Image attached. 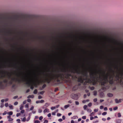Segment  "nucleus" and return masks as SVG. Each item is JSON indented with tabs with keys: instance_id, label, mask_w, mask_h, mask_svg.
I'll list each match as a JSON object with an SVG mask.
<instances>
[{
	"instance_id": "obj_1",
	"label": "nucleus",
	"mask_w": 123,
	"mask_h": 123,
	"mask_svg": "<svg viewBox=\"0 0 123 123\" xmlns=\"http://www.w3.org/2000/svg\"><path fill=\"white\" fill-rule=\"evenodd\" d=\"M61 72L63 73L52 75L50 76V80H56L58 81H59L60 80H59V78L62 79H64V78H68L70 77L72 78L73 76L72 74H74L76 73L77 74H80V71L75 68H73L69 71L65 68L64 69H62Z\"/></svg>"
},
{
	"instance_id": "obj_2",
	"label": "nucleus",
	"mask_w": 123,
	"mask_h": 123,
	"mask_svg": "<svg viewBox=\"0 0 123 123\" xmlns=\"http://www.w3.org/2000/svg\"><path fill=\"white\" fill-rule=\"evenodd\" d=\"M114 76H115L116 79L117 80H119L120 79L123 80V72L117 73L116 76L114 74L113 75L107 74L104 76L103 78L100 76L99 78L103 81L102 85L104 86L109 82L110 84H112L114 81Z\"/></svg>"
},
{
	"instance_id": "obj_3",
	"label": "nucleus",
	"mask_w": 123,
	"mask_h": 123,
	"mask_svg": "<svg viewBox=\"0 0 123 123\" xmlns=\"http://www.w3.org/2000/svg\"><path fill=\"white\" fill-rule=\"evenodd\" d=\"M82 76H80L78 79V80L81 83L85 82H87L88 80V76L87 72L82 73Z\"/></svg>"
},
{
	"instance_id": "obj_4",
	"label": "nucleus",
	"mask_w": 123,
	"mask_h": 123,
	"mask_svg": "<svg viewBox=\"0 0 123 123\" xmlns=\"http://www.w3.org/2000/svg\"><path fill=\"white\" fill-rule=\"evenodd\" d=\"M7 78L11 80L10 81V83L11 84L12 83V81H14L15 80L16 81H18L20 82V80L18 78H12L11 77V75L10 74H9L8 73L7 74Z\"/></svg>"
},
{
	"instance_id": "obj_5",
	"label": "nucleus",
	"mask_w": 123,
	"mask_h": 123,
	"mask_svg": "<svg viewBox=\"0 0 123 123\" xmlns=\"http://www.w3.org/2000/svg\"><path fill=\"white\" fill-rule=\"evenodd\" d=\"M71 96L72 98L75 100H77L78 98V95L77 94H72Z\"/></svg>"
},
{
	"instance_id": "obj_6",
	"label": "nucleus",
	"mask_w": 123,
	"mask_h": 123,
	"mask_svg": "<svg viewBox=\"0 0 123 123\" xmlns=\"http://www.w3.org/2000/svg\"><path fill=\"white\" fill-rule=\"evenodd\" d=\"M94 73L92 71H91L90 73V76L91 78H94Z\"/></svg>"
},
{
	"instance_id": "obj_7",
	"label": "nucleus",
	"mask_w": 123,
	"mask_h": 123,
	"mask_svg": "<svg viewBox=\"0 0 123 123\" xmlns=\"http://www.w3.org/2000/svg\"><path fill=\"white\" fill-rule=\"evenodd\" d=\"M50 104L49 103H46L42 107V108L44 109V108H47L50 105Z\"/></svg>"
},
{
	"instance_id": "obj_8",
	"label": "nucleus",
	"mask_w": 123,
	"mask_h": 123,
	"mask_svg": "<svg viewBox=\"0 0 123 123\" xmlns=\"http://www.w3.org/2000/svg\"><path fill=\"white\" fill-rule=\"evenodd\" d=\"M32 81V80L30 78L29 80H28L27 82V84L29 85L30 86L31 85V82Z\"/></svg>"
},
{
	"instance_id": "obj_9",
	"label": "nucleus",
	"mask_w": 123,
	"mask_h": 123,
	"mask_svg": "<svg viewBox=\"0 0 123 123\" xmlns=\"http://www.w3.org/2000/svg\"><path fill=\"white\" fill-rule=\"evenodd\" d=\"M4 87V86L3 84L2 81L0 82V88L1 89H3Z\"/></svg>"
},
{
	"instance_id": "obj_10",
	"label": "nucleus",
	"mask_w": 123,
	"mask_h": 123,
	"mask_svg": "<svg viewBox=\"0 0 123 123\" xmlns=\"http://www.w3.org/2000/svg\"><path fill=\"white\" fill-rule=\"evenodd\" d=\"M78 88V86L77 85H75L74 86L73 88V90L74 91H75L77 90Z\"/></svg>"
},
{
	"instance_id": "obj_11",
	"label": "nucleus",
	"mask_w": 123,
	"mask_h": 123,
	"mask_svg": "<svg viewBox=\"0 0 123 123\" xmlns=\"http://www.w3.org/2000/svg\"><path fill=\"white\" fill-rule=\"evenodd\" d=\"M44 102V101L43 100H38L36 101V103H43Z\"/></svg>"
},
{
	"instance_id": "obj_12",
	"label": "nucleus",
	"mask_w": 123,
	"mask_h": 123,
	"mask_svg": "<svg viewBox=\"0 0 123 123\" xmlns=\"http://www.w3.org/2000/svg\"><path fill=\"white\" fill-rule=\"evenodd\" d=\"M49 112V110L47 108L45 109L43 111V113H44L46 112Z\"/></svg>"
},
{
	"instance_id": "obj_13",
	"label": "nucleus",
	"mask_w": 123,
	"mask_h": 123,
	"mask_svg": "<svg viewBox=\"0 0 123 123\" xmlns=\"http://www.w3.org/2000/svg\"><path fill=\"white\" fill-rule=\"evenodd\" d=\"M116 123H121V120L120 119H117L115 121Z\"/></svg>"
},
{
	"instance_id": "obj_14",
	"label": "nucleus",
	"mask_w": 123,
	"mask_h": 123,
	"mask_svg": "<svg viewBox=\"0 0 123 123\" xmlns=\"http://www.w3.org/2000/svg\"><path fill=\"white\" fill-rule=\"evenodd\" d=\"M70 106V105L68 104L67 105H65L64 106V108L65 109H66L68 107Z\"/></svg>"
},
{
	"instance_id": "obj_15",
	"label": "nucleus",
	"mask_w": 123,
	"mask_h": 123,
	"mask_svg": "<svg viewBox=\"0 0 123 123\" xmlns=\"http://www.w3.org/2000/svg\"><path fill=\"white\" fill-rule=\"evenodd\" d=\"M107 95L109 97H111L113 96V95L112 93H109L107 94Z\"/></svg>"
},
{
	"instance_id": "obj_16",
	"label": "nucleus",
	"mask_w": 123,
	"mask_h": 123,
	"mask_svg": "<svg viewBox=\"0 0 123 123\" xmlns=\"http://www.w3.org/2000/svg\"><path fill=\"white\" fill-rule=\"evenodd\" d=\"M115 102L116 103H119L121 102L119 101L117 99H115Z\"/></svg>"
},
{
	"instance_id": "obj_17",
	"label": "nucleus",
	"mask_w": 123,
	"mask_h": 123,
	"mask_svg": "<svg viewBox=\"0 0 123 123\" xmlns=\"http://www.w3.org/2000/svg\"><path fill=\"white\" fill-rule=\"evenodd\" d=\"M21 119L22 120V121L23 122H25L26 121L25 117H24L23 119L22 118H21Z\"/></svg>"
},
{
	"instance_id": "obj_18",
	"label": "nucleus",
	"mask_w": 123,
	"mask_h": 123,
	"mask_svg": "<svg viewBox=\"0 0 123 123\" xmlns=\"http://www.w3.org/2000/svg\"><path fill=\"white\" fill-rule=\"evenodd\" d=\"M7 114L10 115H11L13 114V112L12 111H11L8 112Z\"/></svg>"
},
{
	"instance_id": "obj_19",
	"label": "nucleus",
	"mask_w": 123,
	"mask_h": 123,
	"mask_svg": "<svg viewBox=\"0 0 123 123\" xmlns=\"http://www.w3.org/2000/svg\"><path fill=\"white\" fill-rule=\"evenodd\" d=\"M34 96L33 95H29L28 97V98H33L34 97Z\"/></svg>"
},
{
	"instance_id": "obj_20",
	"label": "nucleus",
	"mask_w": 123,
	"mask_h": 123,
	"mask_svg": "<svg viewBox=\"0 0 123 123\" xmlns=\"http://www.w3.org/2000/svg\"><path fill=\"white\" fill-rule=\"evenodd\" d=\"M24 107V106L23 105H20V110H21L23 109Z\"/></svg>"
},
{
	"instance_id": "obj_21",
	"label": "nucleus",
	"mask_w": 123,
	"mask_h": 123,
	"mask_svg": "<svg viewBox=\"0 0 123 123\" xmlns=\"http://www.w3.org/2000/svg\"><path fill=\"white\" fill-rule=\"evenodd\" d=\"M78 118V117L77 116H74L73 117L72 119H77Z\"/></svg>"
},
{
	"instance_id": "obj_22",
	"label": "nucleus",
	"mask_w": 123,
	"mask_h": 123,
	"mask_svg": "<svg viewBox=\"0 0 123 123\" xmlns=\"http://www.w3.org/2000/svg\"><path fill=\"white\" fill-rule=\"evenodd\" d=\"M9 107L11 109H13V106L12 105H9Z\"/></svg>"
},
{
	"instance_id": "obj_23",
	"label": "nucleus",
	"mask_w": 123,
	"mask_h": 123,
	"mask_svg": "<svg viewBox=\"0 0 123 123\" xmlns=\"http://www.w3.org/2000/svg\"><path fill=\"white\" fill-rule=\"evenodd\" d=\"M97 94V92L96 91H94L93 92V95L94 96H96Z\"/></svg>"
},
{
	"instance_id": "obj_24",
	"label": "nucleus",
	"mask_w": 123,
	"mask_h": 123,
	"mask_svg": "<svg viewBox=\"0 0 123 123\" xmlns=\"http://www.w3.org/2000/svg\"><path fill=\"white\" fill-rule=\"evenodd\" d=\"M56 109V107H51V109L52 110H54Z\"/></svg>"
},
{
	"instance_id": "obj_25",
	"label": "nucleus",
	"mask_w": 123,
	"mask_h": 123,
	"mask_svg": "<svg viewBox=\"0 0 123 123\" xmlns=\"http://www.w3.org/2000/svg\"><path fill=\"white\" fill-rule=\"evenodd\" d=\"M100 96L101 97H102L104 96V94L103 92L101 93H100Z\"/></svg>"
},
{
	"instance_id": "obj_26",
	"label": "nucleus",
	"mask_w": 123,
	"mask_h": 123,
	"mask_svg": "<svg viewBox=\"0 0 123 123\" xmlns=\"http://www.w3.org/2000/svg\"><path fill=\"white\" fill-rule=\"evenodd\" d=\"M37 92V89L35 90L33 92V93L35 94H36Z\"/></svg>"
},
{
	"instance_id": "obj_27",
	"label": "nucleus",
	"mask_w": 123,
	"mask_h": 123,
	"mask_svg": "<svg viewBox=\"0 0 123 123\" xmlns=\"http://www.w3.org/2000/svg\"><path fill=\"white\" fill-rule=\"evenodd\" d=\"M34 122L35 123H39L40 122L38 120H36L34 121Z\"/></svg>"
},
{
	"instance_id": "obj_28",
	"label": "nucleus",
	"mask_w": 123,
	"mask_h": 123,
	"mask_svg": "<svg viewBox=\"0 0 123 123\" xmlns=\"http://www.w3.org/2000/svg\"><path fill=\"white\" fill-rule=\"evenodd\" d=\"M118 109V107L117 106H116L114 107L113 108V110L114 111Z\"/></svg>"
},
{
	"instance_id": "obj_29",
	"label": "nucleus",
	"mask_w": 123,
	"mask_h": 123,
	"mask_svg": "<svg viewBox=\"0 0 123 123\" xmlns=\"http://www.w3.org/2000/svg\"><path fill=\"white\" fill-rule=\"evenodd\" d=\"M95 113L94 112H92V113H91L90 114V116H91L93 115H94V114Z\"/></svg>"
},
{
	"instance_id": "obj_30",
	"label": "nucleus",
	"mask_w": 123,
	"mask_h": 123,
	"mask_svg": "<svg viewBox=\"0 0 123 123\" xmlns=\"http://www.w3.org/2000/svg\"><path fill=\"white\" fill-rule=\"evenodd\" d=\"M92 105V103H90L88 105V106H89L90 107Z\"/></svg>"
},
{
	"instance_id": "obj_31",
	"label": "nucleus",
	"mask_w": 123,
	"mask_h": 123,
	"mask_svg": "<svg viewBox=\"0 0 123 123\" xmlns=\"http://www.w3.org/2000/svg\"><path fill=\"white\" fill-rule=\"evenodd\" d=\"M107 113L106 112H103L102 113V115H103V116H105V115H106V114Z\"/></svg>"
},
{
	"instance_id": "obj_32",
	"label": "nucleus",
	"mask_w": 123,
	"mask_h": 123,
	"mask_svg": "<svg viewBox=\"0 0 123 123\" xmlns=\"http://www.w3.org/2000/svg\"><path fill=\"white\" fill-rule=\"evenodd\" d=\"M98 109H95L94 110V111L95 112H97L98 111Z\"/></svg>"
},
{
	"instance_id": "obj_33",
	"label": "nucleus",
	"mask_w": 123,
	"mask_h": 123,
	"mask_svg": "<svg viewBox=\"0 0 123 123\" xmlns=\"http://www.w3.org/2000/svg\"><path fill=\"white\" fill-rule=\"evenodd\" d=\"M1 104V105L0 106V107L1 108H2L4 106V104L3 103H2Z\"/></svg>"
},
{
	"instance_id": "obj_34",
	"label": "nucleus",
	"mask_w": 123,
	"mask_h": 123,
	"mask_svg": "<svg viewBox=\"0 0 123 123\" xmlns=\"http://www.w3.org/2000/svg\"><path fill=\"white\" fill-rule=\"evenodd\" d=\"M121 116V115L120 113H118V117H120Z\"/></svg>"
},
{
	"instance_id": "obj_35",
	"label": "nucleus",
	"mask_w": 123,
	"mask_h": 123,
	"mask_svg": "<svg viewBox=\"0 0 123 123\" xmlns=\"http://www.w3.org/2000/svg\"><path fill=\"white\" fill-rule=\"evenodd\" d=\"M16 121L18 122V123H20V119H18L16 120Z\"/></svg>"
},
{
	"instance_id": "obj_36",
	"label": "nucleus",
	"mask_w": 123,
	"mask_h": 123,
	"mask_svg": "<svg viewBox=\"0 0 123 123\" xmlns=\"http://www.w3.org/2000/svg\"><path fill=\"white\" fill-rule=\"evenodd\" d=\"M87 111L88 112H92V111L91 109H88L87 110Z\"/></svg>"
},
{
	"instance_id": "obj_37",
	"label": "nucleus",
	"mask_w": 123,
	"mask_h": 123,
	"mask_svg": "<svg viewBox=\"0 0 123 123\" xmlns=\"http://www.w3.org/2000/svg\"><path fill=\"white\" fill-rule=\"evenodd\" d=\"M13 120V119L11 118H9V119H8V121H12Z\"/></svg>"
},
{
	"instance_id": "obj_38",
	"label": "nucleus",
	"mask_w": 123,
	"mask_h": 123,
	"mask_svg": "<svg viewBox=\"0 0 123 123\" xmlns=\"http://www.w3.org/2000/svg\"><path fill=\"white\" fill-rule=\"evenodd\" d=\"M3 82L4 83H7L8 80L6 79H5L4 80Z\"/></svg>"
},
{
	"instance_id": "obj_39",
	"label": "nucleus",
	"mask_w": 123,
	"mask_h": 123,
	"mask_svg": "<svg viewBox=\"0 0 123 123\" xmlns=\"http://www.w3.org/2000/svg\"><path fill=\"white\" fill-rule=\"evenodd\" d=\"M87 107V105H85L84 106V107H83V108H84V109L85 110L86 109Z\"/></svg>"
},
{
	"instance_id": "obj_40",
	"label": "nucleus",
	"mask_w": 123,
	"mask_h": 123,
	"mask_svg": "<svg viewBox=\"0 0 123 123\" xmlns=\"http://www.w3.org/2000/svg\"><path fill=\"white\" fill-rule=\"evenodd\" d=\"M90 88L91 90H93L94 89V87L93 86H92V87H90Z\"/></svg>"
},
{
	"instance_id": "obj_41",
	"label": "nucleus",
	"mask_w": 123,
	"mask_h": 123,
	"mask_svg": "<svg viewBox=\"0 0 123 123\" xmlns=\"http://www.w3.org/2000/svg\"><path fill=\"white\" fill-rule=\"evenodd\" d=\"M42 112V110L40 109H39L38 110V112L39 113H41Z\"/></svg>"
},
{
	"instance_id": "obj_42",
	"label": "nucleus",
	"mask_w": 123,
	"mask_h": 123,
	"mask_svg": "<svg viewBox=\"0 0 123 123\" xmlns=\"http://www.w3.org/2000/svg\"><path fill=\"white\" fill-rule=\"evenodd\" d=\"M61 115H62V114H60V113H58L57 114V116L58 117H60L61 116Z\"/></svg>"
},
{
	"instance_id": "obj_43",
	"label": "nucleus",
	"mask_w": 123,
	"mask_h": 123,
	"mask_svg": "<svg viewBox=\"0 0 123 123\" xmlns=\"http://www.w3.org/2000/svg\"><path fill=\"white\" fill-rule=\"evenodd\" d=\"M75 104L77 105H78L79 104V103L77 101H75Z\"/></svg>"
},
{
	"instance_id": "obj_44",
	"label": "nucleus",
	"mask_w": 123,
	"mask_h": 123,
	"mask_svg": "<svg viewBox=\"0 0 123 123\" xmlns=\"http://www.w3.org/2000/svg\"><path fill=\"white\" fill-rule=\"evenodd\" d=\"M82 118L84 119H85L86 118V116H83L82 117Z\"/></svg>"
},
{
	"instance_id": "obj_45",
	"label": "nucleus",
	"mask_w": 123,
	"mask_h": 123,
	"mask_svg": "<svg viewBox=\"0 0 123 123\" xmlns=\"http://www.w3.org/2000/svg\"><path fill=\"white\" fill-rule=\"evenodd\" d=\"M21 115V114L20 113H17L16 114V116L17 117H18L19 116Z\"/></svg>"
},
{
	"instance_id": "obj_46",
	"label": "nucleus",
	"mask_w": 123,
	"mask_h": 123,
	"mask_svg": "<svg viewBox=\"0 0 123 123\" xmlns=\"http://www.w3.org/2000/svg\"><path fill=\"white\" fill-rule=\"evenodd\" d=\"M44 92V91H42L40 92L39 94H43Z\"/></svg>"
},
{
	"instance_id": "obj_47",
	"label": "nucleus",
	"mask_w": 123,
	"mask_h": 123,
	"mask_svg": "<svg viewBox=\"0 0 123 123\" xmlns=\"http://www.w3.org/2000/svg\"><path fill=\"white\" fill-rule=\"evenodd\" d=\"M25 112V110H21L20 111V113H23Z\"/></svg>"
},
{
	"instance_id": "obj_48",
	"label": "nucleus",
	"mask_w": 123,
	"mask_h": 123,
	"mask_svg": "<svg viewBox=\"0 0 123 123\" xmlns=\"http://www.w3.org/2000/svg\"><path fill=\"white\" fill-rule=\"evenodd\" d=\"M43 117L42 116H41L39 118V119L40 120H41L43 119Z\"/></svg>"
},
{
	"instance_id": "obj_49",
	"label": "nucleus",
	"mask_w": 123,
	"mask_h": 123,
	"mask_svg": "<svg viewBox=\"0 0 123 123\" xmlns=\"http://www.w3.org/2000/svg\"><path fill=\"white\" fill-rule=\"evenodd\" d=\"M46 86V85L45 84H44L43 86L42 87L43 88Z\"/></svg>"
},
{
	"instance_id": "obj_50",
	"label": "nucleus",
	"mask_w": 123,
	"mask_h": 123,
	"mask_svg": "<svg viewBox=\"0 0 123 123\" xmlns=\"http://www.w3.org/2000/svg\"><path fill=\"white\" fill-rule=\"evenodd\" d=\"M18 102H16L14 103V105H18Z\"/></svg>"
},
{
	"instance_id": "obj_51",
	"label": "nucleus",
	"mask_w": 123,
	"mask_h": 123,
	"mask_svg": "<svg viewBox=\"0 0 123 123\" xmlns=\"http://www.w3.org/2000/svg\"><path fill=\"white\" fill-rule=\"evenodd\" d=\"M98 122V120H97V121L93 122V123H97Z\"/></svg>"
},
{
	"instance_id": "obj_52",
	"label": "nucleus",
	"mask_w": 123,
	"mask_h": 123,
	"mask_svg": "<svg viewBox=\"0 0 123 123\" xmlns=\"http://www.w3.org/2000/svg\"><path fill=\"white\" fill-rule=\"evenodd\" d=\"M8 104L7 103H6L5 104V106L7 107L8 106Z\"/></svg>"
},
{
	"instance_id": "obj_53",
	"label": "nucleus",
	"mask_w": 123,
	"mask_h": 123,
	"mask_svg": "<svg viewBox=\"0 0 123 123\" xmlns=\"http://www.w3.org/2000/svg\"><path fill=\"white\" fill-rule=\"evenodd\" d=\"M58 121L60 122H61L62 121V118H60L58 119Z\"/></svg>"
},
{
	"instance_id": "obj_54",
	"label": "nucleus",
	"mask_w": 123,
	"mask_h": 123,
	"mask_svg": "<svg viewBox=\"0 0 123 123\" xmlns=\"http://www.w3.org/2000/svg\"><path fill=\"white\" fill-rule=\"evenodd\" d=\"M48 122V121L47 120H45L44 122H43V123H47Z\"/></svg>"
},
{
	"instance_id": "obj_55",
	"label": "nucleus",
	"mask_w": 123,
	"mask_h": 123,
	"mask_svg": "<svg viewBox=\"0 0 123 123\" xmlns=\"http://www.w3.org/2000/svg\"><path fill=\"white\" fill-rule=\"evenodd\" d=\"M34 108V107L33 106H32L30 109V110H32Z\"/></svg>"
},
{
	"instance_id": "obj_56",
	"label": "nucleus",
	"mask_w": 123,
	"mask_h": 123,
	"mask_svg": "<svg viewBox=\"0 0 123 123\" xmlns=\"http://www.w3.org/2000/svg\"><path fill=\"white\" fill-rule=\"evenodd\" d=\"M30 117H29L26 120V121H28L30 120Z\"/></svg>"
},
{
	"instance_id": "obj_57",
	"label": "nucleus",
	"mask_w": 123,
	"mask_h": 123,
	"mask_svg": "<svg viewBox=\"0 0 123 123\" xmlns=\"http://www.w3.org/2000/svg\"><path fill=\"white\" fill-rule=\"evenodd\" d=\"M55 112H53L52 113V115H55Z\"/></svg>"
},
{
	"instance_id": "obj_58",
	"label": "nucleus",
	"mask_w": 123,
	"mask_h": 123,
	"mask_svg": "<svg viewBox=\"0 0 123 123\" xmlns=\"http://www.w3.org/2000/svg\"><path fill=\"white\" fill-rule=\"evenodd\" d=\"M34 86H33L32 85L30 87V88L31 89L33 90L34 88Z\"/></svg>"
},
{
	"instance_id": "obj_59",
	"label": "nucleus",
	"mask_w": 123,
	"mask_h": 123,
	"mask_svg": "<svg viewBox=\"0 0 123 123\" xmlns=\"http://www.w3.org/2000/svg\"><path fill=\"white\" fill-rule=\"evenodd\" d=\"M42 98V97L41 95H39L38 96V98L39 99H41Z\"/></svg>"
},
{
	"instance_id": "obj_60",
	"label": "nucleus",
	"mask_w": 123,
	"mask_h": 123,
	"mask_svg": "<svg viewBox=\"0 0 123 123\" xmlns=\"http://www.w3.org/2000/svg\"><path fill=\"white\" fill-rule=\"evenodd\" d=\"M97 101V98H95L93 99V101L94 102H96Z\"/></svg>"
},
{
	"instance_id": "obj_61",
	"label": "nucleus",
	"mask_w": 123,
	"mask_h": 123,
	"mask_svg": "<svg viewBox=\"0 0 123 123\" xmlns=\"http://www.w3.org/2000/svg\"><path fill=\"white\" fill-rule=\"evenodd\" d=\"M103 108V106L102 105L101 106H100V109H102Z\"/></svg>"
},
{
	"instance_id": "obj_62",
	"label": "nucleus",
	"mask_w": 123,
	"mask_h": 123,
	"mask_svg": "<svg viewBox=\"0 0 123 123\" xmlns=\"http://www.w3.org/2000/svg\"><path fill=\"white\" fill-rule=\"evenodd\" d=\"M26 103V100H25L23 101V104H25Z\"/></svg>"
},
{
	"instance_id": "obj_63",
	"label": "nucleus",
	"mask_w": 123,
	"mask_h": 123,
	"mask_svg": "<svg viewBox=\"0 0 123 123\" xmlns=\"http://www.w3.org/2000/svg\"><path fill=\"white\" fill-rule=\"evenodd\" d=\"M104 111H106L107 110V107H105L104 108Z\"/></svg>"
},
{
	"instance_id": "obj_64",
	"label": "nucleus",
	"mask_w": 123,
	"mask_h": 123,
	"mask_svg": "<svg viewBox=\"0 0 123 123\" xmlns=\"http://www.w3.org/2000/svg\"><path fill=\"white\" fill-rule=\"evenodd\" d=\"M48 116L49 117H50L51 116V114L50 113H49L48 114Z\"/></svg>"
}]
</instances>
